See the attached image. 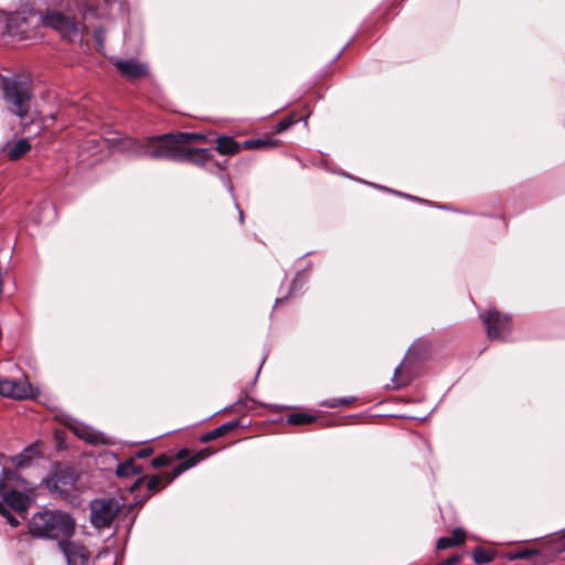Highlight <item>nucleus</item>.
Wrapping results in <instances>:
<instances>
[{
  "label": "nucleus",
  "instance_id": "nucleus-10",
  "mask_svg": "<svg viewBox=\"0 0 565 565\" xmlns=\"http://www.w3.org/2000/svg\"><path fill=\"white\" fill-rule=\"evenodd\" d=\"M58 544L68 565H87L89 552L83 544L70 541V539H66Z\"/></svg>",
  "mask_w": 565,
  "mask_h": 565
},
{
  "label": "nucleus",
  "instance_id": "nucleus-34",
  "mask_svg": "<svg viewBox=\"0 0 565 565\" xmlns=\"http://www.w3.org/2000/svg\"><path fill=\"white\" fill-rule=\"evenodd\" d=\"M4 518L12 527H17L19 525V520L11 512H8Z\"/></svg>",
  "mask_w": 565,
  "mask_h": 565
},
{
  "label": "nucleus",
  "instance_id": "nucleus-27",
  "mask_svg": "<svg viewBox=\"0 0 565 565\" xmlns=\"http://www.w3.org/2000/svg\"><path fill=\"white\" fill-rule=\"evenodd\" d=\"M356 401L355 397H339V398H329L321 401L319 403L320 406L328 407V408H335V407H343L352 405Z\"/></svg>",
  "mask_w": 565,
  "mask_h": 565
},
{
  "label": "nucleus",
  "instance_id": "nucleus-19",
  "mask_svg": "<svg viewBox=\"0 0 565 565\" xmlns=\"http://www.w3.org/2000/svg\"><path fill=\"white\" fill-rule=\"evenodd\" d=\"M241 426L239 420H231L200 436L203 444L217 439Z\"/></svg>",
  "mask_w": 565,
  "mask_h": 565
},
{
  "label": "nucleus",
  "instance_id": "nucleus-6",
  "mask_svg": "<svg viewBox=\"0 0 565 565\" xmlns=\"http://www.w3.org/2000/svg\"><path fill=\"white\" fill-rule=\"evenodd\" d=\"M489 340L503 341L512 331L511 317L495 308H489L479 315Z\"/></svg>",
  "mask_w": 565,
  "mask_h": 565
},
{
  "label": "nucleus",
  "instance_id": "nucleus-31",
  "mask_svg": "<svg viewBox=\"0 0 565 565\" xmlns=\"http://www.w3.org/2000/svg\"><path fill=\"white\" fill-rule=\"evenodd\" d=\"M555 551L564 552L565 551V530L562 532L559 537L555 540Z\"/></svg>",
  "mask_w": 565,
  "mask_h": 565
},
{
  "label": "nucleus",
  "instance_id": "nucleus-32",
  "mask_svg": "<svg viewBox=\"0 0 565 565\" xmlns=\"http://www.w3.org/2000/svg\"><path fill=\"white\" fill-rule=\"evenodd\" d=\"M153 452V449L151 447H146L142 449H139L135 452V457L137 458H147Z\"/></svg>",
  "mask_w": 565,
  "mask_h": 565
},
{
  "label": "nucleus",
  "instance_id": "nucleus-11",
  "mask_svg": "<svg viewBox=\"0 0 565 565\" xmlns=\"http://www.w3.org/2000/svg\"><path fill=\"white\" fill-rule=\"evenodd\" d=\"M186 145L188 143H179L175 161L204 166L213 158L211 150L203 148H188Z\"/></svg>",
  "mask_w": 565,
  "mask_h": 565
},
{
  "label": "nucleus",
  "instance_id": "nucleus-39",
  "mask_svg": "<svg viewBox=\"0 0 565 565\" xmlns=\"http://www.w3.org/2000/svg\"><path fill=\"white\" fill-rule=\"evenodd\" d=\"M286 300H287V298H278V299L276 300V305H281V303H284Z\"/></svg>",
  "mask_w": 565,
  "mask_h": 565
},
{
  "label": "nucleus",
  "instance_id": "nucleus-13",
  "mask_svg": "<svg viewBox=\"0 0 565 565\" xmlns=\"http://www.w3.org/2000/svg\"><path fill=\"white\" fill-rule=\"evenodd\" d=\"M115 66L120 72L122 76L130 81L139 79L147 77L149 75V70L147 64L139 62L135 58L129 60H118L115 63Z\"/></svg>",
  "mask_w": 565,
  "mask_h": 565
},
{
  "label": "nucleus",
  "instance_id": "nucleus-20",
  "mask_svg": "<svg viewBox=\"0 0 565 565\" xmlns=\"http://www.w3.org/2000/svg\"><path fill=\"white\" fill-rule=\"evenodd\" d=\"M71 430L82 440L90 444L98 445L103 441V436L83 424H75L71 426Z\"/></svg>",
  "mask_w": 565,
  "mask_h": 565
},
{
  "label": "nucleus",
  "instance_id": "nucleus-8",
  "mask_svg": "<svg viewBox=\"0 0 565 565\" xmlns=\"http://www.w3.org/2000/svg\"><path fill=\"white\" fill-rule=\"evenodd\" d=\"M90 521L95 527L103 529L107 527L114 521L118 505L111 499H97L90 503Z\"/></svg>",
  "mask_w": 565,
  "mask_h": 565
},
{
  "label": "nucleus",
  "instance_id": "nucleus-37",
  "mask_svg": "<svg viewBox=\"0 0 565 565\" xmlns=\"http://www.w3.org/2000/svg\"><path fill=\"white\" fill-rule=\"evenodd\" d=\"M142 481L143 477L137 479L136 482L131 486V491L136 490Z\"/></svg>",
  "mask_w": 565,
  "mask_h": 565
},
{
  "label": "nucleus",
  "instance_id": "nucleus-25",
  "mask_svg": "<svg viewBox=\"0 0 565 565\" xmlns=\"http://www.w3.org/2000/svg\"><path fill=\"white\" fill-rule=\"evenodd\" d=\"M30 149V142L26 139H20L9 149L8 157L11 161H17L29 152Z\"/></svg>",
  "mask_w": 565,
  "mask_h": 565
},
{
  "label": "nucleus",
  "instance_id": "nucleus-3",
  "mask_svg": "<svg viewBox=\"0 0 565 565\" xmlns=\"http://www.w3.org/2000/svg\"><path fill=\"white\" fill-rule=\"evenodd\" d=\"M40 20L41 15L30 6H23L14 12L0 10L2 32L20 40L32 36L40 24Z\"/></svg>",
  "mask_w": 565,
  "mask_h": 565
},
{
  "label": "nucleus",
  "instance_id": "nucleus-22",
  "mask_svg": "<svg viewBox=\"0 0 565 565\" xmlns=\"http://www.w3.org/2000/svg\"><path fill=\"white\" fill-rule=\"evenodd\" d=\"M40 456H41V451L39 449V446L31 445V446L24 448V450L21 454L12 457L11 461L18 468H23V467H28L32 462L33 459L39 458Z\"/></svg>",
  "mask_w": 565,
  "mask_h": 565
},
{
  "label": "nucleus",
  "instance_id": "nucleus-9",
  "mask_svg": "<svg viewBox=\"0 0 565 565\" xmlns=\"http://www.w3.org/2000/svg\"><path fill=\"white\" fill-rule=\"evenodd\" d=\"M40 23L56 30L63 38H71L77 33L75 21L58 11H49L41 17Z\"/></svg>",
  "mask_w": 565,
  "mask_h": 565
},
{
  "label": "nucleus",
  "instance_id": "nucleus-40",
  "mask_svg": "<svg viewBox=\"0 0 565 565\" xmlns=\"http://www.w3.org/2000/svg\"><path fill=\"white\" fill-rule=\"evenodd\" d=\"M303 121H305V125L307 126V125H308V116H306V117L303 118Z\"/></svg>",
  "mask_w": 565,
  "mask_h": 565
},
{
  "label": "nucleus",
  "instance_id": "nucleus-26",
  "mask_svg": "<svg viewBox=\"0 0 565 565\" xmlns=\"http://www.w3.org/2000/svg\"><path fill=\"white\" fill-rule=\"evenodd\" d=\"M495 557V554L492 550H487L483 547H477L472 552V558L476 564L482 565L491 563Z\"/></svg>",
  "mask_w": 565,
  "mask_h": 565
},
{
  "label": "nucleus",
  "instance_id": "nucleus-1",
  "mask_svg": "<svg viewBox=\"0 0 565 565\" xmlns=\"http://www.w3.org/2000/svg\"><path fill=\"white\" fill-rule=\"evenodd\" d=\"M204 139L203 135L194 132H177L152 136L142 140L126 139L125 149L137 157H149L151 159L177 160L179 143H191Z\"/></svg>",
  "mask_w": 565,
  "mask_h": 565
},
{
  "label": "nucleus",
  "instance_id": "nucleus-12",
  "mask_svg": "<svg viewBox=\"0 0 565 565\" xmlns=\"http://www.w3.org/2000/svg\"><path fill=\"white\" fill-rule=\"evenodd\" d=\"M75 475L68 469L55 471L47 480L49 488L64 495L68 494L75 488Z\"/></svg>",
  "mask_w": 565,
  "mask_h": 565
},
{
  "label": "nucleus",
  "instance_id": "nucleus-23",
  "mask_svg": "<svg viewBox=\"0 0 565 565\" xmlns=\"http://www.w3.org/2000/svg\"><path fill=\"white\" fill-rule=\"evenodd\" d=\"M243 149L248 150H259V149H268V148H275L278 146V140H275L269 137L265 138H256V139H248L242 142Z\"/></svg>",
  "mask_w": 565,
  "mask_h": 565
},
{
  "label": "nucleus",
  "instance_id": "nucleus-5",
  "mask_svg": "<svg viewBox=\"0 0 565 565\" xmlns=\"http://www.w3.org/2000/svg\"><path fill=\"white\" fill-rule=\"evenodd\" d=\"M213 451L210 448H204L194 451L191 458L186 461L178 463L170 472H162L159 475L151 476L147 481V489L151 492L161 491L167 484L172 482L177 477L182 475L184 471L196 466L202 460L209 458Z\"/></svg>",
  "mask_w": 565,
  "mask_h": 565
},
{
  "label": "nucleus",
  "instance_id": "nucleus-18",
  "mask_svg": "<svg viewBox=\"0 0 565 565\" xmlns=\"http://www.w3.org/2000/svg\"><path fill=\"white\" fill-rule=\"evenodd\" d=\"M193 454L188 448H181L172 456L163 454L153 458L151 466L157 469L170 465L173 460H181L183 462L191 458Z\"/></svg>",
  "mask_w": 565,
  "mask_h": 565
},
{
  "label": "nucleus",
  "instance_id": "nucleus-30",
  "mask_svg": "<svg viewBox=\"0 0 565 565\" xmlns=\"http://www.w3.org/2000/svg\"><path fill=\"white\" fill-rule=\"evenodd\" d=\"M408 381L409 380L407 377H403V369H402V366H398L395 370V374H394V379H393L394 387L395 388L403 387V386L408 384Z\"/></svg>",
  "mask_w": 565,
  "mask_h": 565
},
{
  "label": "nucleus",
  "instance_id": "nucleus-29",
  "mask_svg": "<svg viewBox=\"0 0 565 565\" xmlns=\"http://www.w3.org/2000/svg\"><path fill=\"white\" fill-rule=\"evenodd\" d=\"M536 552L533 551V550L522 548V550H519L516 552L509 553L508 554V558L510 561H514V559H529Z\"/></svg>",
  "mask_w": 565,
  "mask_h": 565
},
{
  "label": "nucleus",
  "instance_id": "nucleus-7",
  "mask_svg": "<svg viewBox=\"0 0 565 565\" xmlns=\"http://www.w3.org/2000/svg\"><path fill=\"white\" fill-rule=\"evenodd\" d=\"M39 390L26 379L7 380L0 379V395L14 399H34L39 396Z\"/></svg>",
  "mask_w": 565,
  "mask_h": 565
},
{
  "label": "nucleus",
  "instance_id": "nucleus-2",
  "mask_svg": "<svg viewBox=\"0 0 565 565\" xmlns=\"http://www.w3.org/2000/svg\"><path fill=\"white\" fill-rule=\"evenodd\" d=\"M75 529L74 518L61 510L39 511L32 515L29 523V532L32 536L60 542L71 539Z\"/></svg>",
  "mask_w": 565,
  "mask_h": 565
},
{
  "label": "nucleus",
  "instance_id": "nucleus-14",
  "mask_svg": "<svg viewBox=\"0 0 565 565\" xmlns=\"http://www.w3.org/2000/svg\"><path fill=\"white\" fill-rule=\"evenodd\" d=\"M24 490L15 488H8L7 486H0V495L2 497L6 504L15 511H26L30 505V499L23 493Z\"/></svg>",
  "mask_w": 565,
  "mask_h": 565
},
{
  "label": "nucleus",
  "instance_id": "nucleus-28",
  "mask_svg": "<svg viewBox=\"0 0 565 565\" xmlns=\"http://www.w3.org/2000/svg\"><path fill=\"white\" fill-rule=\"evenodd\" d=\"M299 119L296 117L295 114H290L279 120L275 127L276 132H282L287 129H289L292 125H295Z\"/></svg>",
  "mask_w": 565,
  "mask_h": 565
},
{
  "label": "nucleus",
  "instance_id": "nucleus-38",
  "mask_svg": "<svg viewBox=\"0 0 565 565\" xmlns=\"http://www.w3.org/2000/svg\"><path fill=\"white\" fill-rule=\"evenodd\" d=\"M236 206L238 209L239 222L243 223L244 222V212L238 205H236Z\"/></svg>",
  "mask_w": 565,
  "mask_h": 565
},
{
  "label": "nucleus",
  "instance_id": "nucleus-17",
  "mask_svg": "<svg viewBox=\"0 0 565 565\" xmlns=\"http://www.w3.org/2000/svg\"><path fill=\"white\" fill-rule=\"evenodd\" d=\"M466 531L461 527H457L452 531L451 536L439 537L436 543V548L444 551L460 546L466 542Z\"/></svg>",
  "mask_w": 565,
  "mask_h": 565
},
{
  "label": "nucleus",
  "instance_id": "nucleus-16",
  "mask_svg": "<svg viewBox=\"0 0 565 565\" xmlns=\"http://www.w3.org/2000/svg\"><path fill=\"white\" fill-rule=\"evenodd\" d=\"M7 486L8 488H15L19 490H31L32 487L15 471L10 469H2L0 477V486Z\"/></svg>",
  "mask_w": 565,
  "mask_h": 565
},
{
  "label": "nucleus",
  "instance_id": "nucleus-15",
  "mask_svg": "<svg viewBox=\"0 0 565 565\" xmlns=\"http://www.w3.org/2000/svg\"><path fill=\"white\" fill-rule=\"evenodd\" d=\"M289 413L286 415V424L290 426H308L318 420V416L300 408L285 407Z\"/></svg>",
  "mask_w": 565,
  "mask_h": 565
},
{
  "label": "nucleus",
  "instance_id": "nucleus-35",
  "mask_svg": "<svg viewBox=\"0 0 565 565\" xmlns=\"http://www.w3.org/2000/svg\"><path fill=\"white\" fill-rule=\"evenodd\" d=\"M4 518L12 527H17L19 525V520L11 512H8Z\"/></svg>",
  "mask_w": 565,
  "mask_h": 565
},
{
  "label": "nucleus",
  "instance_id": "nucleus-21",
  "mask_svg": "<svg viewBox=\"0 0 565 565\" xmlns=\"http://www.w3.org/2000/svg\"><path fill=\"white\" fill-rule=\"evenodd\" d=\"M216 151L220 154L231 156L243 149L242 143L237 142L233 137L220 136L216 138Z\"/></svg>",
  "mask_w": 565,
  "mask_h": 565
},
{
  "label": "nucleus",
  "instance_id": "nucleus-4",
  "mask_svg": "<svg viewBox=\"0 0 565 565\" xmlns=\"http://www.w3.org/2000/svg\"><path fill=\"white\" fill-rule=\"evenodd\" d=\"M2 90L9 110L21 118L25 117L32 98L31 85L24 81L6 78Z\"/></svg>",
  "mask_w": 565,
  "mask_h": 565
},
{
  "label": "nucleus",
  "instance_id": "nucleus-24",
  "mask_svg": "<svg viewBox=\"0 0 565 565\" xmlns=\"http://www.w3.org/2000/svg\"><path fill=\"white\" fill-rule=\"evenodd\" d=\"M142 472V468L136 465L134 459H127L117 466L116 473L118 477H130L139 476Z\"/></svg>",
  "mask_w": 565,
  "mask_h": 565
},
{
  "label": "nucleus",
  "instance_id": "nucleus-36",
  "mask_svg": "<svg viewBox=\"0 0 565 565\" xmlns=\"http://www.w3.org/2000/svg\"><path fill=\"white\" fill-rule=\"evenodd\" d=\"M10 510L7 508L4 502L0 501V514L4 518Z\"/></svg>",
  "mask_w": 565,
  "mask_h": 565
},
{
  "label": "nucleus",
  "instance_id": "nucleus-33",
  "mask_svg": "<svg viewBox=\"0 0 565 565\" xmlns=\"http://www.w3.org/2000/svg\"><path fill=\"white\" fill-rule=\"evenodd\" d=\"M4 518L12 527H17L19 525V520L11 512H8Z\"/></svg>",
  "mask_w": 565,
  "mask_h": 565
}]
</instances>
